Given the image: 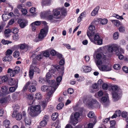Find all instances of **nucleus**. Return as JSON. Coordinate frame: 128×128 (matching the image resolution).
<instances>
[{
  "mask_svg": "<svg viewBox=\"0 0 128 128\" xmlns=\"http://www.w3.org/2000/svg\"><path fill=\"white\" fill-rule=\"evenodd\" d=\"M37 62L35 61L34 59L33 60L32 64L30 66V68L32 70L35 72H36L38 73H39L40 72V70L39 67L37 65Z\"/></svg>",
  "mask_w": 128,
  "mask_h": 128,
  "instance_id": "obj_6",
  "label": "nucleus"
},
{
  "mask_svg": "<svg viewBox=\"0 0 128 128\" xmlns=\"http://www.w3.org/2000/svg\"><path fill=\"white\" fill-rule=\"evenodd\" d=\"M5 94L3 93L1 94L0 95V96L3 97L0 99V103L3 104L6 103L10 100V96H8L6 97H4Z\"/></svg>",
  "mask_w": 128,
  "mask_h": 128,
  "instance_id": "obj_8",
  "label": "nucleus"
},
{
  "mask_svg": "<svg viewBox=\"0 0 128 128\" xmlns=\"http://www.w3.org/2000/svg\"><path fill=\"white\" fill-rule=\"evenodd\" d=\"M89 30L87 32V34L88 36L90 38V36H92L95 34L94 31L95 30V27L92 25H91L89 27Z\"/></svg>",
  "mask_w": 128,
  "mask_h": 128,
  "instance_id": "obj_9",
  "label": "nucleus"
},
{
  "mask_svg": "<svg viewBox=\"0 0 128 128\" xmlns=\"http://www.w3.org/2000/svg\"><path fill=\"white\" fill-rule=\"evenodd\" d=\"M47 103L46 100L43 101L42 102V107L45 108L46 106Z\"/></svg>",
  "mask_w": 128,
  "mask_h": 128,
  "instance_id": "obj_62",
  "label": "nucleus"
},
{
  "mask_svg": "<svg viewBox=\"0 0 128 128\" xmlns=\"http://www.w3.org/2000/svg\"><path fill=\"white\" fill-rule=\"evenodd\" d=\"M76 124H73L71 122V120H70L69 123L66 125L65 128H72L73 127L72 125L74 126Z\"/></svg>",
  "mask_w": 128,
  "mask_h": 128,
  "instance_id": "obj_34",
  "label": "nucleus"
},
{
  "mask_svg": "<svg viewBox=\"0 0 128 128\" xmlns=\"http://www.w3.org/2000/svg\"><path fill=\"white\" fill-rule=\"evenodd\" d=\"M8 88L5 86H2V90L4 93H3L4 94H8Z\"/></svg>",
  "mask_w": 128,
  "mask_h": 128,
  "instance_id": "obj_28",
  "label": "nucleus"
},
{
  "mask_svg": "<svg viewBox=\"0 0 128 128\" xmlns=\"http://www.w3.org/2000/svg\"><path fill=\"white\" fill-rule=\"evenodd\" d=\"M11 32V30L10 29H7L5 30L4 32V34L6 38L10 36L9 34Z\"/></svg>",
  "mask_w": 128,
  "mask_h": 128,
  "instance_id": "obj_27",
  "label": "nucleus"
},
{
  "mask_svg": "<svg viewBox=\"0 0 128 128\" xmlns=\"http://www.w3.org/2000/svg\"><path fill=\"white\" fill-rule=\"evenodd\" d=\"M10 123L9 120H6L4 121L3 122V125L6 127L8 128L10 125Z\"/></svg>",
  "mask_w": 128,
  "mask_h": 128,
  "instance_id": "obj_30",
  "label": "nucleus"
},
{
  "mask_svg": "<svg viewBox=\"0 0 128 128\" xmlns=\"http://www.w3.org/2000/svg\"><path fill=\"white\" fill-rule=\"evenodd\" d=\"M111 21L112 24L116 26H118L120 25V22L118 20H111Z\"/></svg>",
  "mask_w": 128,
  "mask_h": 128,
  "instance_id": "obj_24",
  "label": "nucleus"
},
{
  "mask_svg": "<svg viewBox=\"0 0 128 128\" xmlns=\"http://www.w3.org/2000/svg\"><path fill=\"white\" fill-rule=\"evenodd\" d=\"M20 54V52L17 51H16L13 54L14 56L16 58H17L18 57Z\"/></svg>",
  "mask_w": 128,
  "mask_h": 128,
  "instance_id": "obj_56",
  "label": "nucleus"
},
{
  "mask_svg": "<svg viewBox=\"0 0 128 128\" xmlns=\"http://www.w3.org/2000/svg\"><path fill=\"white\" fill-rule=\"evenodd\" d=\"M81 114L78 112H76L74 115L72 114L70 116V120L73 124H76L78 123V118Z\"/></svg>",
  "mask_w": 128,
  "mask_h": 128,
  "instance_id": "obj_4",
  "label": "nucleus"
},
{
  "mask_svg": "<svg viewBox=\"0 0 128 128\" xmlns=\"http://www.w3.org/2000/svg\"><path fill=\"white\" fill-rule=\"evenodd\" d=\"M30 26L32 27V30L33 31H34L36 30V26L33 23L31 24Z\"/></svg>",
  "mask_w": 128,
  "mask_h": 128,
  "instance_id": "obj_54",
  "label": "nucleus"
},
{
  "mask_svg": "<svg viewBox=\"0 0 128 128\" xmlns=\"http://www.w3.org/2000/svg\"><path fill=\"white\" fill-rule=\"evenodd\" d=\"M116 55L118 56V58L119 59L122 60L124 58V56L122 54L119 52H116Z\"/></svg>",
  "mask_w": 128,
  "mask_h": 128,
  "instance_id": "obj_40",
  "label": "nucleus"
},
{
  "mask_svg": "<svg viewBox=\"0 0 128 128\" xmlns=\"http://www.w3.org/2000/svg\"><path fill=\"white\" fill-rule=\"evenodd\" d=\"M118 88V86L116 85H114L112 87V89L113 91H116L117 90Z\"/></svg>",
  "mask_w": 128,
  "mask_h": 128,
  "instance_id": "obj_57",
  "label": "nucleus"
},
{
  "mask_svg": "<svg viewBox=\"0 0 128 128\" xmlns=\"http://www.w3.org/2000/svg\"><path fill=\"white\" fill-rule=\"evenodd\" d=\"M88 117L90 118H93L94 116V112L92 111H90L88 114Z\"/></svg>",
  "mask_w": 128,
  "mask_h": 128,
  "instance_id": "obj_49",
  "label": "nucleus"
},
{
  "mask_svg": "<svg viewBox=\"0 0 128 128\" xmlns=\"http://www.w3.org/2000/svg\"><path fill=\"white\" fill-rule=\"evenodd\" d=\"M119 33L118 32H115L113 35V38L114 40H117L118 38Z\"/></svg>",
  "mask_w": 128,
  "mask_h": 128,
  "instance_id": "obj_36",
  "label": "nucleus"
},
{
  "mask_svg": "<svg viewBox=\"0 0 128 128\" xmlns=\"http://www.w3.org/2000/svg\"><path fill=\"white\" fill-rule=\"evenodd\" d=\"M62 79V77L61 76H58L56 78V82L54 80H52L50 82V85H54V86L56 88V89L60 84Z\"/></svg>",
  "mask_w": 128,
  "mask_h": 128,
  "instance_id": "obj_7",
  "label": "nucleus"
},
{
  "mask_svg": "<svg viewBox=\"0 0 128 128\" xmlns=\"http://www.w3.org/2000/svg\"><path fill=\"white\" fill-rule=\"evenodd\" d=\"M60 10V12L63 15H65L66 13V10L64 8H59Z\"/></svg>",
  "mask_w": 128,
  "mask_h": 128,
  "instance_id": "obj_51",
  "label": "nucleus"
},
{
  "mask_svg": "<svg viewBox=\"0 0 128 128\" xmlns=\"http://www.w3.org/2000/svg\"><path fill=\"white\" fill-rule=\"evenodd\" d=\"M55 70H51L49 71V72H48L46 76V78L47 79H49L51 78L52 75H51L50 74L52 73V72H55Z\"/></svg>",
  "mask_w": 128,
  "mask_h": 128,
  "instance_id": "obj_21",
  "label": "nucleus"
},
{
  "mask_svg": "<svg viewBox=\"0 0 128 128\" xmlns=\"http://www.w3.org/2000/svg\"><path fill=\"white\" fill-rule=\"evenodd\" d=\"M29 91L30 92H35L36 90L35 86L30 85L28 88Z\"/></svg>",
  "mask_w": 128,
  "mask_h": 128,
  "instance_id": "obj_29",
  "label": "nucleus"
},
{
  "mask_svg": "<svg viewBox=\"0 0 128 128\" xmlns=\"http://www.w3.org/2000/svg\"><path fill=\"white\" fill-rule=\"evenodd\" d=\"M112 46L113 51H114L116 52H117L118 49L117 45L116 44H113Z\"/></svg>",
  "mask_w": 128,
  "mask_h": 128,
  "instance_id": "obj_48",
  "label": "nucleus"
},
{
  "mask_svg": "<svg viewBox=\"0 0 128 128\" xmlns=\"http://www.w3.org/2000/svg\"><path fill=\"white\" fill-rule=\"evenodd\" d=\"M30 84V82L29 81L27 82L25 86L23 88V90H26L28 88V87Z\"/></svg>",
  "mask_w": 128,
  "mask_h": 128,
  "instance_id": "obj_46",
  "label": "nucleus"
},
{
  "mask_svg": "<svg viewBox=\"0 0 128 128\" xmlns=\"http://www.w3.org/2000/svg\"><path fill=\"white\" fill-rule=\"evenodd\" d=\"M2 42L4 44H8L10 43L9 41L7 40H2Z\"/></svg>",
  "mask_w": 128,
  "mask_h": 128,
  "instance_id": "obj_64",
  "label": "nucleus"
},
{
  "mask_svg": "<svg viewBox=\"0 0 128 128\" xmlns=\"http://www.w3.org/2000/svg\"><path fill=\"white\" fill-rule=\"evenodd\" d=\"M58 114L57 113H54L52 114V119L53 120H55L58 116Z\"/></svg>",
  "mask_w": 128,
  "mask_h": 128,
  "instance_id": "obj_37",
  "label": "nucleus"
},
{
  "mask_svg": "<svg viewBox=\"0 0 128 128\" xmlns=\"http://www.w3.org/2000/svg\"><path fill=\"white\" fill-rule=\"evenodd\" d=\"M84 71L86 72H90L91 70V68L89 66H84L83 67Z\"/></svg>",
  "mask_w": 128,
  "mask_h": 128,
  "instance_id": "obj_25",
  "label": "nucleus"
},
{
  "mask_svg": "<svg viewBox=\"0 0 128 128\" xmlns=\"http://www.w3.org/2000/svg\"><path fill=\"white\" fill-rule=\"evenodd\" d=\"M21 11L22 14L24 15L26 14L28 12L27 10L25 8H22Z\"/></svg>",
  "mask_w": 128,
  "mask_h": 128,
  "instance_id": "obj_63",
  "label": "nucleus"
},
{
  "mask_svg": "<svg viewBox=\"0 0 128 128\" xmlns=\"http://www.w3.org/2000/svg\"><path fill=\"white\" fill-rule=\"evenodd\" d=\"M96 64L98 67V66H101L102 64V62L100 60H97L96 62Z\"/></svg>",
  "mask_w": 128,
  "mask_h": 128,
  "instance_id": "obj_45",
  "label": "nucleus"
},
{
  "mask_svg": "<svg viewBox=\"0 0 128 128\" xmlns=\"http://www.w3.org/2000/svg\"><path fill=\"white\" fill-rule=\"evenodd\" d=\"M53 14L54 16L56 18H59L61 16L60 10L59 8L56 9L55 11H54Z\"/></svg>",
  "mask_w": 128,
  "mask_h": 128,
  "instance_id": "obj_17",
  "label": "nucleus"
},
{
  "mask_svg": "<svg viewBox=\"0 0 128 128\" xmlns=\"http://www.w3.org/2000/svg\"><path fill=\"white\" fill-rule=\"evenodd\" d=\"M18 86H15L14 87H10L9 88V90L10 92H14L17 88Z\"/></svg>",
  "mask_w": 128,
  "mask_h": 128,
  "instance_id": "obj_42",
  "label": "nucleus"
},
{
  "mask_svg": "<svg viewBox=\"0 0 128 128\" xmlns=\"http://www.w3.org/2000/svg\"><path fill=\"white\" fill-rule=\"evenodd\" d=\"M119 93H118L116 92H114L112 94V98L114 101L118 100L120 98Z\"/></svg>",
  "mask_w": 128,
  "mask_h": 128,
  "instance_id": "obj_18",
  "label": "nucleus"
},
{
  "mask_svg": "<svg viewBox=\"0 0 128 128\" xmlns=\"http://www.w3.org/2000/svg\"><path fill=\"white\" fill-rule=\"evenodd\" d=\"M12 60V56H11L6 55V56L3 58V61L5 62L10 61Z\"/></svg>",
  "mask_w": 128,
  "mask_h": 128,
  "instance_id": "obj_23",
  "label": "nucleus"
},
{
  "mask_svg": "<svg viewBox=\"0 0 128 128\" xmlns=\"http://www.w3.org/2000/svg\"><path fill=\"white\" fill-rule=\"evenodd\" d=\"M35 98L38 100H40L42 98V95L40 92L36 93L35 94Z\"/></svg>",
  "mask_w": 128,
  "mask_h": 128,
  "instance_id": "obj_32",
  "label": "nucleus"
},
{
  "mask_svg": "<svg viewBox=\"0 0 128 128\" xmlns=\"http://www.w3.org/2000/svg\"><path fill=\"white\" fill-rule=\"evenodd\" d=\"M43 57V55L42 54H39L36 56V58L38 60H40L42 59Z\"/></svg>",
  "mask_w": 128,
  "mask_h": 128,
  "instance_id": "obj_60",
  "label": "nucleus"
},
{
  "mask_svg": "<svg viewBox=\"0 0 128 128\" xmlns=\"http://www.w3.org/2000/svg\"><path fill=\"white\" fill-rule=\"evenodd\" d=\"M48 30V27L46 26L41 30L38 35V38L40 40H42L46 36Z\"/></svg>",
  "mask_w": 128,
  "mask_h": 128,
  "instance_id": "obj_5",
  "label": "nucleus"
},
{
  "mask_svg": "<svg viewBox=\"0 0 128 128\" xmlns=\"http://www.w3.org/2000/svg\"><path fill=\"white\" fill-rule=\"evenodd\" d=\"M16 74L19 72L20 71V68L18 66L16 67L14 69V70Z\"/></svg>",
  "mask_w": 128,
  "mask_h": 128,
  "instance_id": "obj_59",
  "label": "nucleus"
},
{
  "mask_svg": "<svg viewBox=\"0 0 128 128\" xmlns=\"http://www.w3.org/2000/svg\"><path fill=\"white\" fill-rule=\"evenodd\" d=\"M51 14V12L50 10H48L46 12H42L40 15L43 17H48L49 19L52 20L53 18V16L52 15H49Z\"/></svg>",
  "mask_w": 128,
  "mask_h": 128,
  "instance_id": "obj_12",
  "label": "nucleus"
},
{
  "mask_svg": "<svg viewBox=\"0 0 128 128\" xmlns=\"http://www.w3.org/2000/svg\"><path fill=\"white\" fill-rule=\"evenodd\" d=\"M34 72L33 70H32L31 69V68H30L29 74L30 79H32V76L34 74Z\"/></svg>",
  "mask_w": 128,
  "mask_h": 128,
  "instance_id": "obj_38",
  "label": "nucleus"
},
{
  "mask_svg": "<svg viewBox=\"0 0 128 128\" xmlns=\"http://www.w3.org/2000/svg\"><path fill=\"white\" fill-rule=\"evenodd\" d=\"M56 89V88L54 86V85L48 86L44 85L41 87V90L43 92L48 91V97L46 98L47 100H49L52 94Z\"/></svg>",
  "mask_w": 128,
  "mask_h": 128,
  "instance_id": "obj_2",
  "label": "nucleus"
},
{
  "mask_svg": "<svg viewBox=\"0 0 128 128\" xmlns=\"http://www.w3.org/2000/svg\"><path fill=\"white\" fill-rule=\"evenodd\" d=\"M52 2L51 0H43L42 2V5L43 6H48L50 5Z\"/></svg>",
  "mask_w": 128,
  "mask_h": 128,
  "instance_id": "obj_20",
  "label": "nucleus"
},
{
  "mask_svg": "<svg viewBox=\"0 0 128 128\" xmlns=\"http://www.w3.org/2000/svg\"><path fill=\"white\" fill-rule=\"evenodd\" d=\"M12 38L14 40H16L19 38V36L18 34H14L12 36Z\"/></svg>",
  "mask_w": 128,
  "mask_h": 128,
  "instance_id": "obj_47",
  "label": "nucleus"
},
{
  "mask_svg": "<svg viewBox=\"0 0 128 128\" xmlns=\"http://www.w3.org/2000/svg\"><path fill=\"white\" fill-rule=\"evenodd\" d=\"M24 121L26 125H30L31 123V121L30 118L29 117L24 118Z\"/></svg>",
  "mask_w": 128,
  "mask_h": 128,
  "instance_id": "obj_26",
  "label": "nucleus"
},
{
  "mask_svg": "<svg viewBox=\"0 0 128 128\" xmlns=\"http://www.w3.org/2000/svg\"><path fill=\"white\" fill-rule=\"evenodd\" d=\"M108 22L107 19L106 18L101 19L100 21V23L102 25L106 24Z\"/></svg>",
  "mask_w": 128,
  "mask_h": 128,
  "instance_id": "obj_35",
  "label": "nucleus"
},
{
  "mask_svg": "<svg viewBox=\"0 0 128 128\" xmlns=\"http://www.w3.org/2000/svg\"><path fill=\"white\" fill-rule=\"evenodd\" d=\"M64 106V104L62 102H61L56 107L57 109L58 110L61 109Z\"/></svg>",
  "mask_w": 128,
  "mask_h": 128,
  "instance_id": "obj_41",
  "label": "nucleus"
},
{
  "mask_svg": "<svg viewBox=\"0 0 128 128\" xmlns=\"http://www.w3.org/2000/svg\"><path fill=\"white\" fill-rule=\"evenodd\" d=\"M18 94L16 93L13 94L12 96V98L14 100H18Z\"/></svg>",
  "mask_w": 128,
  "mask_h": 128,
  "instance_id": "obj_55",
  "label": "nucleus"
},
{
  "mask_svg": "<svg viewBox=\"0 0 128 128\" xmlns=\"http://www.w3.org/2000/svg\"><path fill=\"white\" fill-rule=\"evenodd\" d=\"M113 68L115 70H119L120 69L121 67L119 64H116L114 65Z\"/></svg>",
  "mask_w": 128,
  "mask_h": 128,
  "instance_id": "obj_44",
  "label": "nucleus"
},
{
  "mask_svg": "<svg viewBox=\"0 0 128 128\" xmlns=\"http://www.w3.org/2000/svg\"><path fill=\"white\" fill-rule=\"evenodd\" d=\"M99 70L102 71L107 72L111 70V68L105 65H102L101 66H98Z\"/></svg>",
  "mask_w": 128,
  "mask_h": 128,
  "instance_id": "obj_13",
  "label": "nucleus"
},
{
  "mask_svg": "<svg viewBox=\"0 0 128 128\" xmlns=\"http://www.w3.org/2000/svg\"><path fill=\"white\" fill-rule=\"evenodd\" d=\"M108 101V96L106 95V96L102 97L101 98V102H105Z\"/></svg>",
  "mask_w": 128,
  "mask_h": 128,
  "instance_id": "obj_31",
  "label": "nucleus"
},
{
  "mask_svg": "<svg viewBox=\"0 0 128 128\" xmlns=\"http://www.w3.org/2000/svg\"><path fill=\"white\" fill-rule=\"evenodd\" d=\"M20 48L22 50H24L25 51H27L30 48L29 46L25 44H23L19 45Z\"/></svg>",
  "mask_w": 128,
  "mask_h": 128,
  "instance_id": "obj_15",
  "label": "nucleus"
},
{
  "mask_svg": "<svg viewBox=\"0 0 128 128\" xmlns=\"http://www.w3.org/2000/svg\"><path fill=\"white\" fill-rule=\"evenodd\" d=\"M18 29L17 28H14L11 30L12 32L14 34H16L18 32Z\"/></svg>",
  "mask_w": 128,
  "mask_h": 128,
  "instance_id": "obj_39",
  "label": "nucleus"
},
{
  "mask_svg": "<svg viewBox=\"0 0 128 128\" xmlns=\"http://www.w3.org/2000/svg\"><path fill=\"white\" fill-rule=\"evenodd\" d=\"M108 50L110 52H113V49L112 45L111 46H110L108 47Z\"/></svg>",
  "mask_w": 128,
  "mask_h": 128,
  "instance_id": "obj_52",
  "label": "nucleus"
},
{
  "mask_svg": "<svg viewBox=\"0 0 128 128\" xmlns=\"http://www.w3.org/2000/svg\"><path fill=\"white\" fill-rule=\"evenodd\" d=\"M118 30L120 32H123L125 31V28L124 26H121L119 28Z\"/></svg>",
  "mask_w": 128,
  "mask_h": 128,
  "instance_id": "obj_53",
  "label": "nucleus"
},
{
  "mask_svg": "<svg viewBox=\"0 0 128 128\" xmlns=\"http://www.w3.org/2000/svg\"><path fill=\"white\" fill-rule=\"evenodd\" d=\"M8 80V77L6 76H2L1 78V82H6Z\"/></svg>",
  "mask_w": 128,
  "mask_h": 128,
  "instance_id": "obj_43",
  "label": "nucleus"
},
{
  "mask_svg": "<svg viewBox=\"0 0 128 128\" xmlns=\"http://www.w3.org/2000/svg\"><path fill=\"white\" fill-rule=\"evenodd\" d=\"M12 116L13 118H16V120H20L22 118L21 114L20 112H18L16 110H14L13 112Z\"/></svg>",
  "mask_w": 128,
  "mask_h": 128,
  "instance_id": "obj_10",
  "label": "nucleus"
},
{
  "mask_svg": "<svg viewBox=\"0 0 128 128\" xmlns=\"http://www.w3.org/2000/svg\"><path fill=\"white\" fill-rule=\"evenodd\" d=\"M26 97L27 99L29 100L28 101V104L30 105L33 104L34 101L33 100V97L32 95L30 94H26Z\"/></svg>",
  "mask_w": 128,
  "mask_h": 128,
  "instance_id": "obj_16",
  "label": "nucleus"
},
{
  "mask_svg": "<svg viewBox=\"0 0 128 128\" xmlns=\"http://www.w3.org/2000/svg\"><path fill=\"white\" fill-rule=\"evenodd\" d=\"M96 100L91 99L89 100L88 104V106H91L96 103Z\"/></svg>",
  "mask_w": 128,
  "mask_h": 128,
  "instance_id": "obj_22",
  "label": "nucleus"
},
{
  "mask_svg": "<svg viewBox=\"0 0 128 128\" xmlns=\"http://www.w3.org/2000/svg\"><path fill=\"white\" fill-rule=\"evenodd\" d=\"M89 38L91 41L96 44L101 45L102 44V40L100 37L98 33L94 35V39Z\"/></svg>",
  "mask_w": 128,
  "mask_h": 128,
  "instance_id": "obj_3",
  "label": "nucleus"
},
{
  "mask_svg": "<svg viewBox=\"0 0 128 128\" xmlns=\"http://www.w3.org/2000/svg\"><path fill=\"white\" fill-rule=\"evenodd\" d=\"M8 15L6 14H3L2 16L3 20L4 21H6L8 19Z\"/></svg>",
  "mask_w": 128,
  "mask_h": 128,
  "instance_id": "obj_33",
  "label": "nucleus"
},
{
  "mask_svg": "<svg viewBox=\"0 0 128 128\" xmlns=\"http://www.w3.org/2000/svg\"><path fill=\"white\" fill-rule=\"evenodd\" d=\"M29 114L32 117L37 116L41 112L40 106L39 105H32L28 108Z\"/></svg>",
  "mask_w": 128,
  "mask_h": 128,
  "instance_id": "obj_1",
  "label": "nucleus"
},
{
  "mask_svg": "<svg viewBox=\"0 0 128 128\" xmlns=\"http://www.w3.org/2000/svg\"><path fill=\"white\" fill-rule=\"evenodd\" d=\"M99 9V6H96L91 12V15L92 16H96L98 14Z\"/></svg>",
  "mask_w": 128,
  "mask_h": 128,
  "instance_id": "obj_19",
  "label": "nucleus"
},
{
  "mask_svg": "<svg viewBox=\"0 0 128 128\" xmlns=\"http://www.w3.org/2000/svg\"><path fill=\"white\" fill-rule=\"evenodd\" d=\"M47 123L46 121L42 120L40 123V126H44L46 125Z\"/></svg>",
  "mask_w": 128,
  "mask_h": 128,
  "instance_id": "obj_50",
  "label": "nucleus"
},
{
  "mask_svg": "<svg viewBox=\"0 0 128 128\" xmlns=\"http://www.w3.org/2000/svg\"><path fill=\"white\" fill-rule=\"evenodd\" d=\"M28 22V21L26 20H19L18 22L20 27L22 28H24L27 25Z\"/></svg>",
  "mask_w": 128,
  "mask_h": 128,
  "instance_id": "obj_11",
  "label": "nucleus"
},
{
  "mask_svg": "<svg viewBox=\"0 0 128 128\" xmlns=\"http://www.w3.org/2000/svg\"><path fill=\"white\" fill-rule=\"evenodd\" d=\"M42 55L43 56L45 57H48L50 55V53L46 51L44 52Z\"/></svg>",
  "mask_w": 128,
  "mask_h": 128,
  "instance_id": "obj_61",
  "label": "nucleus"
},
{
  "mask_svg": "<svg viewBox=\"0 0 128 128\" xmlns=\"http://www.w3.org/2000/svg\"><path fill=\"white\" fill-rule=\"evenodd\" d=\"M18 81L17 79L11 78L9 79L8 82V84L10 85H15V86H18Z\"/></svg>",
  "mask_w": 128,
  "mask_h": 128,
  "instance_id": "obj_14",
  "label": "nucleus"
},
{
  "mask_svg": "<svg viewBox=\"0 0 128 128\" xmlns=\"http://www.w3.org/2000/svg\"><path fill=\"white\" fill-rule=\"evenodd\" d=\"M12 52L11 50L8 49L6 51V55L11 56L10 55L12 54Z\"/></svg>",
  "mask_w": 128,
  "mask_h": 128,
  "instance_id": "obj_58",
  "label": "nucleus"
}]
</instances>
